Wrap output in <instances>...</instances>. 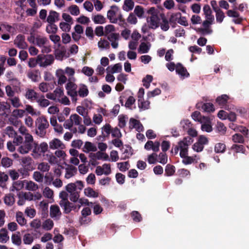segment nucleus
<instances>
[{"label":"nucleus","mask_w":249,"mask_h":249,"mask_svg":"<svg viewBox=\"0 0 249 249\" xmlns=\"http://www.w3.org/2000/svg\"><path fill=\"white\" fill-rule=\"evenodd\" d=\"M43 195L44 197L49 199H53V192L48 187H45L43 191Z\"/></svg>","instance_id":"6e6d98bb"},{"label":"nucleus","mask_w":249,"mask_h":249,"mask_svg":"<svg viewBox=\"0 0 249 249\" xmlns=\"http://www.w3.org/2000/svg\"><path fill=\"white\" fill-rule=\"evenodd\" d=\"M151 45L149 43L142 42L139 48V52L141 53H145L148 52Z\"/></svg>","instance_id":"473e14b6"},{"label":"nucleus","mask_w":249,"mask_h":249,"mask_svg":"<svg viewBox=\"0 0 249 249\" xmlns=\"http://www.w3.org/2000/svg\"><path fill=\"white\" fill-rule=\"evenodd\" d=\"M176 72L181 79L187 77L189 75V73L187 72L186 69L180 64H178L176 65Z\"/></svg>","instance_id":"a211bd4d"},{"label":"nucleus","mask_w":249,"mask_h":249,"mask_svg":"<svg viewBox=\"0 0 249 249\" xmlns=\"http://www.w3.org/2000/svg\"><path fill=\"white\" fill-rule=\"evenodd\" d=\"M46 26V31L48 34H54L57 32L58 28L57 26L54 23H49Z\"/></svg>","instance_id":"09e8293b"},{"label":"nucleus","mask_w":249,"mask_h":249,"mask_svg":"<svg viewBox=\"0 0 249 249\" xmlns=\"http://www.w3.org/2000/svg\"><path fill=\"white\" fill-rule=\"evenodd\" d=\"M97 150L96 146L94 143L89 142H86L82 148V151L87 153L90 152H95Z\"/></svg>","instance_id":"6ab92c4d"},{"label":"nucleus","mask_w":249,"mask_h":249,"mask_svg":"<svg viewBox=\"0 0 249 249\" xmlns=\"http://www.w3.org/2000/svg\"><path fill=\"white\" fill-rule=\"evenodd\" d=\"M182 160V162L186 164H190L194 162L195 161H197L199 159V158L196 155L193 156H188L187 155L186 157H183Z\"/></svg>","instance_id":"c85d7f7f"},{"label":"nucleus","mask_w":249,"mask_h":249,"mask_svg":"<svg viewBox=\"0 0 249 249\" xmlns=\"http://www.w3.org/2000/svg\"><path fill=\"white\" fill-rule=\"evenodd\" d=\"M9 240L8 231L7 230L2 228L0 230V242L5 243Z\"/></svg>","instance_id":"bb28decb"},{"label":"nucleus","mask_w":249,"mask_h":249,"mask_svg":"<svg viewBox=\"0 0 249 249\" xmlns=\"http://www.w3.org/2000/svg\"><path fill=\"white\" fill-rule=\"evenodd\" d=\"M32 148V147L30 145L24 143L18 147V151L22 154H27Z\"/></svg>","instance_id":"de8ad7c7"},{"label":"nucleus","mask_w":249,"mask_h":249,"mask_svg":"<svg viewBox=\"0 0 249 249\" xmlns=\"http://www.w3.org/2000/svg\"><path fill=\"white\" fill-rule=\"evenodd\" d=\"M64 149L56 150L54 152V155L56 156V158L59 159L60 160H65L67 156L66 152L63 150Z\"/></svg>","instance_id":"bf43d9fd"},{"label":"nucleus","mask_w":249,"mask_h":249,"mask_svg":"<svg viewBox=\"0 0 249 249\" xmlns=\"http://www.w3.org/2000/svg\"><path fill=\"white\" fill-rule=\"evenodd\" d=\"M212 118L208 117H204L201 121V130L207 132H210L212 131L213 128L212 125Z\"/></svg>","instance_id":"9d476101"},{"label":"nucleus","mask_w":249,"mask_h":249,"mask_svg":"<svg viewBox=\"0 0 249 249\" xmlns=\"http://www.w3.org/2000/svg\"><path fill=\"white\" fill-rule=\"evenodd\" d=\"M12 105L15 108H18L22 106V104L20 101V100L18 97H12L9 98Z\"/></svg>","instance_id":"603ef678"},{"label":"nucleus","mask_w":249,"mask_h":249,"mask_svg":"<svg viewBox=\"0 0 249 249\" xmlns=\"http://www.w3.org/2000/svg\"><path fill=\"white\" fill-rule=\"evenodd\" d=\"M77 172V168L72 165H68L65 169V178L69 179L74 176Z\"/></svg>","instance_id":"f3484780"},{"label":"nucleus","mask_w":249,"mask_h":249,"mask_svg":"<svg viewBox=\"0 0 249 249\" xmlns=\"http://www.w3.org/2000/svg\"><path fill=\"white\" fill-rule=\"evenodd\" d=\"M45 156L47 160L50 164H55L58 163V160L56 158V156L53 153L47 154Z\"/></svg>","instance_id":"8fccbe9b"},{"label":"nucleus","mask_w":249,"mask_h":249,"mask_svg":"<svg viewBox=\"0 0 249 249\" xmlns=\"http://www.w3.org/2000/svg\"><path fill=\"white\" fill-rule=\"evenodd\" d=\"M36 44L41 48V52L43 53H48L51 51V47L48 44L49 41L45 37L37 36L36 37Z\"/></svg>","instance_id":"39448f33"},{"label":"nucleus","mask_w":249,"mask_h":249,"mask_svg":"<svg viewBox=\"0 0 249 249\" xmlns=\"http://www.w3.org/2000/svg\"><path fill=\"white\" fill-rule=\"evenodd\" d=\"M76 80H68L66 85L67 93L71 98L72 102H76L77 100V85L75 83Z\"/></svg>","instance_id":"20e7f679"},{"label":"nucleus","mask_w":249,"mask_h":249,"mask_svg":"<svg viewBox=\"0 0 249 249\" xmlns=\"http://www.w3.org/2000/svg\"><path fill=\"white\" fill-rule=\"evenodd\" d=\"M53 222L50 219H47L42 224V228L45 231H50L53 227Z\"/></svg>","instance_id":"c9c22d12"},{"label":"nucleus","mask_w":249,"mask_h":249,"mask_svg":"<svg viewBox=\"0 0 249 249\" xmlns=\"http://www.w3.org/2000/svg\"><path fill=\"white\" fill-rule=\"evenodd\" d=\"M36 133L40 137H43L46 134V129L48 127L49 123L44 116H40L35 121Z\"/></svg>","instance_id":"f03ea898"},{"label":"nucleus","mask_w":249,"mask_h":249,"mask_svg":"<svg viewBox=\"0 0 249 249\" xmlns=\"http://www.w3.org/2000/svg\"><path fill=\"white\" fill-rule=\"evenodd\" d=\"M32 156L35 159H38L45 156V153L48 150V144L45 142H42L39 144L36 143L33 147Z\"/></svg>","instance_id":"7ed1b4c3"},{"label":"nucleus","mask_w":249,"mask_h":249,"mask_svg":"<svg viewBox=\"0 0 249 249\" xmlns=\"http://www.w3.org/2000/svg\"><path fill=\"white\" fill-rule=\"evenodd\" d=\"M25 112L27 111L29 114L32 116H39L40 112L34 109L32 106L29 105L25 106Z\"/></svg>","instance_id":"58836bf2"},{"label":"nucleus","mask_w":249,"mask_h":249,"mask_svg":"<svg viewBox=\"0 0 249 249\" xmlns=\"http://www.w3.org/2000/svg\"><path fill=\"white\" fill-rule=\"evenodd\" d=\"M65 74L64 71L61 69H57L56 71L55 75L57 78L58 85H62L66 82L67 78Z\"/></svg>","instance_id":"2eb2a0df"},{"label":"nucleus","mask_w":249,"mask_h":249,"mask_svg":"<svg viewBox=\"0 0 249 249\" xmlns=\"http://www.w3.org/2000/svg\"><path fill=\"white\" fill-rule=\"evenodd\" d=\"M59 205L63 208L64 213H70L72 210L76 211V210H77V205H75L68 200L63 202H59Z\"/></svg>","instance_id":"f8f14e48"},{"label":"nucleus","mask_w":249,"mask_h":249,"mask_svg":"<svg viewBox=\"0 0 249 249\" xmlns=\"http://www.w3.org/2000/svg\"><path fill=\"white\" fill-rule=\"evenodd\" d=\"M24 143L30 145V146L33 147L36 142L34 141L33 137L30 134H26L24 136Z\"/></svg>","instance_id":"a18cd8bd"},{"label":"nucleus","mask_w":249,"mask_h":249,"mask_svg":"<svg viewBox=\"0 0 249 249\" xmlns=\"http://www.w3.org/2000/svg\"><path fill=\"white\" fill-rule=\"evenodd\" d=\"M27 76L33 82H37L40 78V72L37 70L29 71L28 72Z\"/></svg>","instance_id":"4be33fe9"},{"label":"nucleus","mask_w":249,"mask_h":249,"mask_svg":"<svg viewBox=\"0 0 249 249\" xmlns=\"http://www.w3.org/2000/svg\"><path fill=\"white\" fill-rule=\"evenodd\" d=\"M4 202L8 206L13 205L15 202L14 196L10 194L6 195L4 198Z\"/></svg>","instance_id":"a19ab883"},{"label":"nucleus","mask_w":249,"mask_h":249,"mask_svg":"<svg viewBox=\"0 0 249 249\" xmlns=\"http://www.w3.org/2000/svg\"><path fill=\"white\" fill-rule=\"evenodd\" d=\"M212 24L203 21L202 22V27L196 29V31L202 35H206L211 34L213 32L211 28Z\"/></svg>","instance_id":"9b49d317"},{"label":"nucleus","mask_w":249,"mask_h":249,"mask_svg":"<svg viewBox=\"0 0 249 249\" xmlns=\"http://www.w3.org/2000/svg\"><path fill=\"white\" fill-rule=\"evenodd\" d=\"M138 107L142 110L147 109L150 107V102L149 101H144L142 99L141 101L138 102Z\"/></svg>","instance_id":"5fc2aeb1"},{"label":"nucleus","mask_w":249,"mask_h":249,"mask_svg":"<svg viewBox=\"0 0 249 249\" xmlns=\"http://www.w3.org/2000/svg\"><path fill=\"white\" fill-rule=\"evenodd\" d=\"M134 6V2L131 0H125L123 6V9L124 11L128 12L132 10Z\"/></svg>","instance_id":"c03bdc74"},{"label":"nucleus","mask_w":249,"mask_h":249,"mask_svg":"<svg viewBox=\"0 0 249 249\" xmlns=\"http://www.w3.org/2000/svg\"><path fill=\"white\" fill-rule=\"evenodd\" d=\"M33 162L34 161L29 156L23 157L21 159V163L22 165L27 168H30Z\"/></svg>","instance_id":"79ce46f5"},{"label":"nucleus","mask_w":249,"mask_h":249,"mask_svg":"<svg viewBox=\"0 0 249 249\" xmlns=\"http://www.w3.org/2000/svg\"><path fill=\"white\" fill-rule=\"evenodd\" d=\"M25 96L27 99L31 101H36L38 98L37 92L32 89H27L26 90Z\"/></svg>","instance_id":"5701e85b"},{"label":"nucleus","mask_w":249,"mask_h":249,"mask_svg":"<svg viewBox=\"0 0 249 249\" xmlns=\"http://www.w3.org/2000/svg\"><path fill=\"white\" fill-rule=\"evenodd\" d=\"M37 169L43 172H48L50 169V166L48 163L43 162L38 164Z\"/></svg>","instance_id":"0e129e2a"},{"label":"nucleus","mask_w":249,"mask_h":249,"mask_svg":"<svg viewBox=\"0 0 249 249\" xmlns=\"http://www.w3.org/2000/svg\"><path fill=\"white\" fill-rule=\"evenodd\" d=\"M89 157V163L92 166H95L98 164L97 160H100L96 156V153H90Z\"/></svg>","instance_id":"49530a36"},{"label":"nucleus","mask_w":249,"mask_h":249,"mask_svg":"<svg viewBox=\"0 0 249 249\" xmlns=\"http://www.w3.org/2000/svg\"><path fill=\"white\" fill-rule=\"evenodd\" d=\"M84 187L82 181L78 180L74 183H71L66 186V190L71 194L77 190L81 191Z\"/></svg>","instance_id":"6e6552de"},{"label":"nucleus","mask_w":249,"mask_h":249,"mask_svg":"<svg viewBox=\"0 0 249 249\" xmlns=\"http://www.w3.org/2000/svg\"><path fill=\"white\" fill-rule=\"evenodd\" d=\"M98 47L101 50H107L109 49L110 44L107 40L101 38L98 42Z\"/></svg>","instance_id":"7c9ffc66"},{"label":"nucleus","mask_w":249,"mask_h":249,"mask_svg":"<svg viewBox=\"0 0 249 249\" xmlns=\"http://www.w3.org/2000/svg\"><path fill=\"white\" fill-rule=\"evenodd\" d=\"M107 71H109L110 73H115L120 72L122 70V66L120 63H117L113 65L108 67Z\"/></svg>","instance_id":"393cba45"},{"label":"nucleus","mask_w":249,"mask_h":249,"mask_svg":"<svg viewBox=\"0 0 249 249\" xmlns=\"http://www.w3.org/2000/svg\"><path fill=\"white\" fill-rule=\"evenodd\" d=\"M64 71L65 73L68 76V80H76V79L74 77L75 72L74 69L67 67Z\"/></svg>","instance_id":"2f4dec72"},{"label":"nucleus","mask_w":249,"mask_h":249,"mask_svg":"<svg viewBox=\"0 0 249 249\" xmlns=\"http://www.w3.org/2000/svg\"><path fill=\"white\" fill-rule=\"evenodd\" d=\"M84 195L89 197H97L99 196L98 192L94 191L90 187H87L84 190Z\"/></svg>","instance_id":"a878e982"},{"label":"nucleus","mask_w":249,"mask_h":249,"mask_svg":"<svg viewBox=\"0 0 249 249\" xmlns=\"http://www.w3.org/2000/svg\"><path fill=\"white\" fill-rule=\"evenodd\" d=\"M134 13L138 18H141L143 17L144 11L142 6L137 5L134 9Z\"/></svg>","instance_id":"4d7b16f0"},{"label":"nucleus","mask_w":249,"mask_h":249,"mask_svg":"<svg viewBox=\"0 0 249 249\" xmlns=\"http://www.w3.org/2000/svg\"><path fill=\"white\" fill-rule=\"evenodd\" d=\"M215 13L216 20L217 22L221 23L223 21L225 16L224 13L220 9L214 12Z\"/></svg>","instance_id":"864d4df0"},{"label":"nucleus","mask_w":249,"mask_h":249,"mask_svg":"<svg viewBox=\"0 0 249 249\" xmlns=\"http://www.w3.org/2000/svg\"><path fill=\"white\" fill-rule=\"evenodd\" d=\"M103 116L100 114H94L92 117L93 122L97 125H99L103 122Z\"/></svg>","instance_id":"774afa93"},{"label":"nucleus","mask_w":249,"mask_h":249,"mask_svg":"<svg viewBox=\"0 0 249 249\" xmlns=\"http://www.w3.org/2000/svg\"><path fill=\"white\" fill-rule=\"evenodd\" d=\"M6 135L9 138H14L17 135V132L12 126H8L2 131V136L4 137Z\"/></svg>","instance_id":"b1692460"},{"label":"nucleus","mask_w":249,"mask_h":249,"mask_svg":"<svg viewBox=\"0 0 249 249\" xmlns=\"http://www.w3.org/2000/svg\"><path fill=\"white\" fill-rule=\"evenodd\" d=\"M10 105L6 102H0V112L3 114L10 108Z\"/></svg>","instance_id":"052dcab7"},{"label":"nucleus","mask_w":249,"mask_h":249,"mask_svg":"<svg viewBox=\"0 0 249 249\" xmlns=\"http://www.w3.org/2000/svg\"><path fill=\"white\" fill-rule=\"evenodd\" d=\"M34 240L33 236L30 233H26L23 237V241L25 244L30 245Z\"/></svg>","instance_id":"e2e57ef3"},{"label":"nucleus","mask_w":249,"mask_h":249,"mask_svg":"<svg viewBox=\"0 0 249 249\" xmlns=\"http://www.w3.org/2000/svg\"><path fill=\"white\" fill-rule=\"evenodd\" d=\"M93 21L96 24H103L106 22V18L104 16L101 15L95 16L93 18Z\"/></svg>","instance_id":"69168bd1"},{"label":"nucleus","mask_w":249,"mask_h":249,"mask_svg":"<svg viewBox=\"0 0 249 249\" xmlns=\"http://www.w3.org/2000/svg\"><path fill=\"white\" fill-rule=\"evenodd\" d=\"M82 118L77 114H71L70 118L67 120L63 125L66 129L71 130L73 125H77L82 123Z\"/></svg>","instance_id":"423d86ee"},{"label":"nucleus","mask_w":249,"mask_h":249,"mask_svg":"<svg viewBox=\"0 0 249 249\" xmlns=\"http://www.w3.org/2000/svg\"><path fill=\"white\" fill-rule=\"evenodd\" d=\"M11 240L14 244L17 246H20L21 244V239L19 232H17V233L12 234L11 236Z\"/></svg>","instance_id":"4c0bfd02"},{"label":"nucleus","mask_w":249,"mask_h":249,"mask_svg":"<svg viewBox=\"0 0 249 249\" xmlns=\"http://www.w3.org/2000/svg\"><path fill=\"white\" fill-rule=\"evenodd\" d=\"M72 23L61 21L59 23V26L60 29L65 33L69 32L71 29V25Z\"/></svg>","instance_id":"e433bc0d"},{"label":"nucleus","mask_w":249,"mask_h":249,"mask_svg":"<svg viewBox=\"0 0 249 249\" xmlns=\"http://www.w3.org/2000/svg\"><path fill=\"white\" fill-rule=\"evenodd\" d=\"M25 189L29 191H36L38 189V185L32 181H27L25 180Z\"/></svg>","instance_id":"72a5a7b5"},{"label":"nucleus","mask_w":249,"mask_h":249,"mask_svg":"<svg viewBox=\"0 0 249 249\" xmlns=\"http://www.w3.org/2000/svg\"><path fill=\"white\" fill-rule=\"evenodd\" d=\"M117 11L118 9L116 8H112L110 10L108 11L107 17L111 22H117V18L116 17V14Z\"/></svg>","instance_id":"412c9836"},{"label":"nucleus","mask_w":249,"mask_h":249,"mask_svg":"<svg viewBox=\"0 0 249 249\" xmlns=\"http://www.w3.org/2000/svg\"><path fill=\"white\" fill-rule=\"evenodd\" d=\"M68 11L73 16H78L80 14L78 7L76 5H72L68 8Z\"/></svg>","instance_id":"680f3d73"},{"label":"nucleus","mask_w":249,"mask_h":249,"mask_svg":"<svg viewBox=\"0 0 249 249\" xmlns=\"http://www.w3.org/2000/svg\"><path fill=\"white\" fill-rule=\"evenodd\" d=\"M147 13L148 15L146 18V23L142 27L143 33L148 32L149 29L155 30L160 26V19L158 11L155 7H151Z\"/></svg>","instance_id":"f257e3e1"},{"label":"nucleus","mask_w":249,"mask_h":249,"mask_svg":"<svg viewBox=\"0 0 249 249\" xmlns=\"http://www.w3.org/2000/svg\"><path fill=\"white\" fill-rule=\"evenodd\" d=\"M88 94L89 90L87 87L84 84H80L77 91V95H79L81 97H84L87 96Z\"/></svg>","instance_id":"c756f323"},{"label":"nucleus","mask_w":249,"mask_h":249,"mask_svg":"<svg viewBox=\"0 0 249 249\" xmlns=\"http://www.w3.org/2000/svg\"><path fill=\"white\" fill-rule=\"evenodd\" d=\"M49 147L52 150L64 149L66 148L65 144L59 139L54 138L49 142Z\"/></svg>","instance_id":"1a4fd4ad"},{"label":"nucleus","mask_w":249,"mask_h":249,"mask_svg":"<svg viewBox=\"0 0 249 249\" xmlns=\"http://www.w3.org/2000/svg\"><path fill=\"white\" fill-rule=\"evenodd\" d=\"M8 179V176L4 172H0V187L4 188L5 182Z\"/></svg>","instance_id":"13d9d810"},{"label":"nucleus","mask_w":249,"mask_h":249,"mask_svg":"<svg viewBox=\"0 0 249 249\" xmlns=\"http://www.w3.org/2000/svg\"><path fill=\"white\" fill-rule=\"evenodd\" d=\"M36 101L38 103L39 106L42 107H46L50 105L49 101L45 99L43 95L38 97Z\"/></svg>","instance_id":"f704fd0d"},{"label":"nucleus","mask_w":249,"mask_h":249,"mask_svg":"<svg viewBox=\"0 0 249 249\" xmlns=\"http://www.w3.org/2000/svg\"><path fill=\"white\" fill-rule=\"evenodd\" d=\"M58 17L59 14L58 13L54 11H51L47 18V21L48 23H53L58 19Z\"/></svg>","instance_id":"cd10ccee"},{"label":"nucleus","mask_w":249,"mask_h":249,"mask_svg":"<svg viewBox=\"0 0 249 249\" xmlns=\"http://www.w3.org/2000/svg\"><path fill=\"white\" fill-rule=\"evenodd\" d=\"M38 61L40 67H46L53 63L54 57L51 54H40L38 55Z\"/></svg>","instance_id":"0eeeda50"},{"label":"nucleus","mask_w":249,"mask_h":249,"mask_svg":"<svg viewBox=\"0 0 249 249\" xmlns=\"http://www.w3.org/2000/svg\"><path fill=\"white\" fill-rule=\"evenodd\" d=\"M193 142L192 139L189 137L184 138L182 141L178 143V146L179 150L188 149V146Z\"/></svg>","instance_id":"aec40b11"},{"label":"nucleus","mask_w":249,"mask_h":249,"mask_svg":"<svg viewBox=\"0 0 249 249\" xmlns=\"http://www.w3.org/2000/svg\"><path fill=\"white\" fill-rule=\"evenodd\" d=\"M49 38L54 44L58 46H60V37L58 35L55 34H52L50 35Z\"/></svg>","instance_id":"338daca9"},{"label":"nucleus","mask_w":249,"mask_h":249,"mask_svg":"<svg viewBox=\"0 0 249 249\" xmlns=\"http://www.w3.org/2000/svg\"><path fill=\"white\" fill-rule=\"evenodd\" d=\"M50 215L54 219H59L61 215L59 207L56 205H51L50 209Z\"/></svg>","instance_id":"4468645a"},{"label":"nucleus","mask_w":249,"mask_h":249,"mask_svg":"<svg viewBox=\"0 0 249 249\" xmlns=\"http://www.w3.org/2000/svg\"><path fill=\"white\" fill-rule=\"evenodd\" d=\"M16 219L18 223L21 226H23L26 223V220L23 216L22 213L18 212L16 213Z\"/></svg>","instance_id":"3c124183"},{"label":"nucleus","mask_w":249,"mask_h":249,"mask_svg":"<svg viewBox=\"0 0 249 249\" xmlns=\"http://www.w3.org/2000/svg\"><path fill=\"white\" fill-rule=\"evenodd\" d=\"M14 43L19 49H24L27 47V44L25 42V37L21 35H18L16 36Z\"/></svg>","instance_id":"ddd939ff"},{"label":"nucleus","mask_w":249,"mask_h":249,"mask_svg":"<svg viewBox=\"0 0 249 249\" xmlns=\"http://www.w3.org/2000/svg\"><path fill=\"white\" fill-rule=\"evenodd\" d=\"M129 124L130 128H134L138 132L142 131L143 130V127L140 121L134 118H130Z\"/></svg>","instance_id":"dca6fc26"},{"label":"nucleus","mask_w":249,"mask_h":249,"mask_svg":"<svg viewBox=\"0 0 249 249\" xmlns=\"http://www.w3.org/2000/svg\"><path fill=\"white\" fill-rule=\"evenodd\" d=\"M1 165L4 168H9L13 164V160L8 157H3L1 159Z\"/></svg>","instance_id":"37998d69"},{"label":"nucleus","mask_w":249,"mask_h":249,"mask_svg":"<svg viewBox=\"0 0 249 249\" xmlns=\"http://www.w3.org/2000/svg\"><path fill=\"white\" fill-rule=\"evenodd\" d=\"M229 99V98L227 95L224 94L218 97L216 102L219 105L224 106L226 105Z\"/></svg>","instance_id":"ea45409f"}]
</instances>
